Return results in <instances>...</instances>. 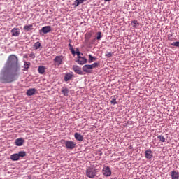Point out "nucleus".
<instances>
[{
  "instance_id": "nucleus-12",
  "label": "nucleus",
  "mask_w": 179,
  "mask_h": 179,
  "mask_svg": "<svg viewBox=\"0 0 179 179\" xmlns=\"http://www.w3.org/2000/svg\"><path fill=\"white\" fill-rule=\"evenodd\" d=\"M145 159H152L153 157V152L150 150H147L145 151Z\"/></svg>"
},
{
  "instance_id": "nucleus-34",
  "label": "nucleus",
  "mask_w": 179,
  "mask_h": 179,
  "mask_svg": "<svg viewBox=\"0 0 179 179\" xmlns=\"http://www.w3.org/2000/svg\"><path fill=\"white\" fill-rule=\"evenodd\" d=\"M106 57H107V58H111V57H113V53L108 52L106 55Z\"/></svg>"
},
{
  "instance_id": "nucleus-1",
  "label": "nucleus",
  "mask_w": 179,
  "mask_h": 179,
  "mask_svg": "<svg viewBox=\"0 0 179 179\" xmlns=\"http://www.w3.org/2000/svg\"><path fill=\"white\" fill-rule=\"evenodd\" d=\"M4 69L14 72V75H18L17 72L20 70V66H19V59L16 55H10L8 57Z\"/></svg>"
},
{
  "instance_id": "nucleus-19",
  "label": "nucleus",
  "mask_w": 179,
  "mask_h": 179,
  "mask_svg": "<svg viewBox=\"0 0 179 179\" xmlns=\"http://www.w3.org/2000/svg\"><path fill=\"white\" fill-rule=\"evenodd\" d=\"M86 0H76L74 1V6H79L81 3H83V2H85Z\"/></svg>"
},
{
  "instance_id": "nucleus-35",
  "label": "nucleus",
  "mask_w": 179,
  "mask_h": 179,
  "mask_svg": "<svg viewBox=\"0 0 179 179\" xmlns=\"http://www.w3.org/2000/svg\"><path fill=\"white\" fill-rule=\"evenodd\" d=\"M29 57H31V58H36V55H34V53H31Z\"/></svg>"
},
{
  "instance_id": "nucleus-28",
  "label": "nucleus",
  "mask_w": 179,
  "mask_h": 179,
  "mask_svg": "<svg viewBox=\"0 0 179 179\" xmlns=\"http://www.w3.org/2000/svg\"><path fill=\"white\" fill-rule=\"evenodd\" d=\"M157 138L160 141V142H166V138H164V136L159 135Z\"/></svg>"
},
{
  "instance_id": "nucleus-37",
  "label": "nucleus",
  "mask_w": 179,
  "mask_h": 179,
  "mask_svg": "<svg viewBox=\"0 0 179 179\" xmlns=\"http://www.w3.org/2000/svg\"><path fill=\"white\" fill-rule=\"evenodd\" d=\"M24 58H27V56H24Z\"/></svg>"
},
{
  "instance_id": "nucleus-29",
  "label": "nucleus",
  "mask_w": 179,
  "mask_h": 179,
  "mask_svg": "<svg viewBox=\"0 0 179 179\" xmlns=\"http://www.w3.org/2000/svg\"><path fill=\"white\" fill-rule=\"evenodd\" d=\"M62 92L64 96H68V93H69V90L67 88L62 90Z\"/></svg>"
},
{
  "instance_id": "nucleus-10",
  "label": "nucleus",
  "mask_w": 179,
  "mask_h": 179,
  "mask_svg": "<svg viewBox=\"0 0 179 179\" xmlns=\"http://www.w3.org/2000/svg\"><path fill=\"white\" fill-rule=\"evenodd\" d=\"M13 37H19L20 35V31H19V28H13L11 30Z\"/></svg>"
},
{
  "instance_id": "nucleus-32",
  "label": "nucleus",
  "mask_w": 179,
  "mask_h": 179,
  "mask_svg": "<svg viewBox=\"0 0 179 179\" xmlns=\"http://www.w3.org/2000/svg\"><path fill=\"white\" fill-rule=\"evenodd\" d=\"M171 45H173L174 47H179V42L178 41L173 42L171 43Z\"/></svg>"
},
{
  "instance_id": "nucleus-2",
  "label": "nucleus",
  "mask_w": 179,
  "mask_h": 179,
  "mask_svg": "<svg viewBox=\"0 0 179 179\" xmlns=\"http://www.w3.org/2000/svg\"><path fill=\"white\" fill-rule=\"evenodd\" d=\"M5 71L3 72V76L0 77V82L1 83H11V82H14L15 80V76L17 75H15V72L12 71L13 75H6Z\"/></svg>"
},
{
  "instance_id": "nucleus-25",
  "label": "nucleus",
  "mask_w": 179,
  "mask_h": 179,
  "mask_svg": "<svg viewBox=\"0 0 179 179\" xmlns=\"http://www.w3.org/2000/svg\"><path fill=\"white\" fill-rule=\"evenodd\" d=\"M90 66H91V69H93L94 68H99V65H100V64L97 63V62H95L92 64H90Z\"/></svg>"
},
{
  "instance_id": "nucleus-15",
  "label": "nucleus",
  "mask_w": 179,
  "mask_h": 179,
  "mask_svg": "<svg viewBox=\"0 0 179 179\" xmlns=\"http://www.w3.org/2000/svg\"><path fill=\"white\" fill-rule=\"evenodd\" d=\"M78 62L80 65H84V64H86V62H87V59L83 57H79Z\"/></svg>"
},
{
  "instance_id": "nucleus-14",
  "label": "nucleus",
  "mask_w": 179,
  "mask_h": 179,
  "mask_svg": "<svg viewBox=\"0 0 179 179\" xmlns=\"http://www.w3.org/2000/svg\"><path fill=\"white\" fill-rule=\"evenodd\" d=\"M172 179H178L179 178V173L178 171H172L171 173Z\"/></svg>"
},
{
  "instance_id": "nucleus-16",
  "label": "nucleus",
  "mask_w": 179,
  "mask_h": 179,
  "mask_svg": "<svg viewBox=\"0 0 179 179\" xmlns=\"http://www.w3.org/2000/svg\"><path fill=\"white\" fill-rule=\"evenodd\" d=\"M74 138L75 139H76V141H78L79 142H82V141H83V136H82L79 133H75Z\"/></svg>"
},
{
  "instance_id": "nucleus-26",
  "label": "nucleus",
  "mask_w": 179,
  "mask_h": 179,
  "mask_svg": "<svg viewBox=\"0 0 179 179\" xmlns=\"http://www.w3.org/2000/svg\"><path fill=\"white\" fill-rule=\"evenodd\" d=\"M138 24H139V22H138V20H134L131 22V26H133V27H138Z\"/></svg>"
},
{
  "instance_id": "nucleus-20",
  "label": "nucleus",
  "mask_w": 179,
  "mask_h": 179,
  "mask_svg": "<svg viewBox=\"0 0 179 179\" xmlns=\"http://www.w3.org/2000/svg\"><path fill=\"white\" fill-rule=\"evenodd\" d=\"M24 30L26 31H30V30H33V24L24 26Z\"/></svg>"
},
{
  "instance_id": "nucleus-3",
  "label": "nucleus",
  "mask_w": 179,
  "mask_h": 179,
  "mask_svg": "<svg viewBox=\"0 0 179 179\" xmlns=\"http://www.w3.org/2000/svg\"><path fill=\"white\" fill-rule=\"evenodd\" d=\"M61 143H64L66 149H70L71 150L76 147V143L72 141L61 140Z\"/></svg>"
},
{
  "instance_id": "nucleus-6",
  "label": "nucleus",
  "mask_w": 179,
  "mask_h": 179,
  "mask_svg": "<svg viewBox=\"0 0 179 179\" xmlns=\"http://www.w3.org/2000/svg\"><path fill=\"white\" fill-rule=\"evenodd\" d=\"M64 61V56H56L54 59V62H55L56 65L59 66L62 64V62Z\"/></svg>"
},
{
  "instance_id": "nucleus-31",
  "label": "nucleus",
  "mask_w": 179,
  "mask_h": 179,
  "mask_svg": "<svg viewBox=\"0 0 179 179\" xmlns=\"http://www.w3.org/2000/svg\"><path fill=\"white\" fill-rule=\"evenodd\" d=\"M111 104H117V99L113 98L112 100L110 101Z\"/></svg>"
},
{
  "instance_id": "nucleus-30",
  "label": "nucleus",
  "mask_w": 179,
  "mask_h": 179,
  "mask_svg": "<svg viewBox=\"0 0 179 179\" xmlns=\"http://www.w3.org/2000/svg\"><path fill=\"white\" fill-rule=\"evenodd\" d=\"M96 40H101V33L100 31L97 32Z\"/></svg>"
},
{
  "instance_id": "nucleus-13",
  "label": "nucleus",
  "mask_w": 179,
  "mask_h": 179,
  "mask_svg": "<svg viewBox=\"0 0 179 179\" xmlns=\"http://www.w3.org/2000/svg\"><path fill=\"white\" fill-rule=\"evenodd\" d=\"M73 70L76 73H78V75H82V69L79 67V66H73Z\"/></svg>"
},
{
  "instance_id": "nucleus-36",
  "label": "nucleus",
  "mask_w": 179,
  "mask_h": 179,
  "mask_svg": "<svg viewBox=\"0 0 179 179\" xmlns=\"http://www.w3.org/2000/svg\"><path fill=\"white\" fill-rule=\"evenodd\" d=\"M111 0H104L105 2H110Z\"/></svg>"
},
{
  "instance_id": "nucleus-33",
  "label": "nucleus",
  "mask_w": 179,
  "mask_h": 179,
  "mask_svg": "<svg viewBox=\"0 0 179 179\" xmlns=\"http://www.w3.org/2000/svg\"><path fill=\"white\" fill-rule=\"evenodd\" d=\"M76 52L75 54H76L78 58H79V57H80V52L79 51V49L77 48L76 52Z\"/></svg>"
},
{
  "instance_id": "nucleus-17",
  "label": "nucleus",
  "mask_w": 179,
  "mask_h": 179,
  "mask_svg": "<svg viewBox=\"0 0 179 179\" xmlns=\"http://www.w3.org/2000/svg\"><path fill=\"white\" fill-rule=\"evenodd\" d=\"M16 146H22L24 143V140L23 138H17L15 142Z\"/></svg>"
},
{
  "instance_id": "nucleus-23",
  "label": "nucleus",
  "mask_w": 179,
  "mask_h": 179,
  "mask_svg": "<svg viewBox=\"0 0 179 179\" xmlns=\"http://www.w3.org/2000/svg\"><path fill=\"white\" fill-rule=\"evenodd\" d=\"M41 47V43H40L38 41L35 43L34 45V48L35 50H38Z\"/></svg>"
},
{
  "instance_id": "nucleus-7",
  "label": "nucleus",
  "mask_w": 179,
  "mask_h": 179,
  "mask_svg": "<svg viewBox=\"0 0 179 179\" xmlns=\"http://www.w3.org/2000/svg\"><path fill=\"white\" fill-rule=\"evenodd\" d=\"M51 30V26H45L42 27V29L39 30V33L40 34H41L42 33H43V34H47V33H50Z\"/></svg>"
},
{
  "instance_id": "nucleus-11",
  "label": "nucleus",
  "mask_w": 179,
  "mask_h": 179,
  "mask_svg": "<svg viewBox=\"0 0 179 179\" xmlns=\"http://www.w3.org/2000/svg\"><path fill=\"white\" fill-rule=\"evenodd\" d=\"M72 78H73V73H67L64 76V82H69V80H72Z\"/></svg>"
},
{
  "instance_id": "nucleus-38",
  "label": "nucleus",
  "mask_w": 179,
  "mask_h": 179,
  "mask_svg": "<svg viewBox=\"0 0 179 179\" xmlns=\"http://www.w3.org/2000/svg\"><path fill=\"white\" fill-rule=\"evenodd\" d=\"M159 1H163V0H159Z\"/></svg>"
},
{
  "instance_id": "nucleus-22",
  "label": "nucleus",
  "mask_w": 179,
  "mask_h": 179,
  "mask_svg": "<svg viewBox=\"0 0 179 179\" xmlns=\"http://www.w3.org/2000/svg\"><path fill=\"white\" fill-rule=\"evenodd\" d=\"M24 71H27L29 68H30L31 63L30 62H24Z\"/></svg>"
},
{
  "instance_id": "nucleus-9",
  "label": "nucleus",
  "mask_w": 179,
  "mask_h": 179,
  "mask_svg": "<svg viewBox=\"0 0 179 179\" xmlns=\"http://www.w3.org/2000/svg\"><path fill=\"white\" fill-rule=\"evenodd\" d=\"M83 71L86 73H92V66L90 64H85L83 66Z\"/></svg>"
},
{
  "instance_id": "nucleus-4",
  "label": "nucleus",
  "mask_w": 179,
  "mask_h": 179,
  "mask_svg": "<svg viewBox=\"0 0 179 179\" xmlns=\"http://www.w3.org/2000/svg\"><path fill=\"white\" fill-rule=\"evenodd\" d=\"M26 156V152L24 151H20L17 154H13L10 155V159L13 162H17V160H19L20 157H24Z\"/></svg>"
},
{
  "instance_id": "nucleus-18",
  "label": "nucleus",
  "mask_w": 179,
  "mask_h": 179,
  "mask_svg": "<svg viewBox=\"0 0 179 179\" xmlns=\"http://www.w3.org/2000/svg\"><path fill=\"white\" fill-rule=\"evenodd\" d=\"M34 94H36V88L27 90V96H34Z\"/></svg>"
},
{
  "instance_id": "nucleus-24",
  "label": "nucleus",
  "mask_w": 179,
  "mask_h": 179,
  "mask_svg": "<svg viewBox=\"0 0 179 179\" xmlns=\"http://www.w3.org/2000/svg\"><path fill=\"white\" fill-rule=\"evenodd\" d=\"M69 50L73 55H75V50L73 49V47L72 46V44L69 43Z\"/></svg>"
},
{
  "instance_id": "nucleus-8",
  "label": "nucleus",
  "mask_w": 179,
  "mask_h": 179,
  "mask_svg": "<svg viewBox=\"0 0 179 179\" xmlns=\"http://www.w3.org/2000/svg\"><path fill=\"white\" fill-rule=\"evenodd\" d=\"M103 174L105 177H110V176H111V169H110V166L103 167Z\"/></svg>"
},
{
  "instance_id": "nucleus-21",
  "label": "nucleus",
  "mask_w": 179,
  "mask_h": 179,
  "mask_svg": "<svg viewBox=\"0 0 179 179\" xmlns=\"http://www.w3.org/2000/svg\"><path fill=\"white\" fill-rule=\"evenodd\" d=\"M38 72H39V73H41V75H43V73H44V72H45V67H44L43 66H40L38 69Z\"/></svg>"
},
{
  "instance_id": "nucleus-27",
  "label": "nucleus",
  "mask_w": 179,
  "mask_h": 179,
  "mask_svg": "<svg viewBox=\"0 0 179 179\" xmlns=\"http://www.w3.org/2000/svg\"><path fill=\"white\" fill-rule=\"evenodd\" d=\"M89 63L93 62V61H96V58H94L92 55H89Z\"/></svg>"
},
{
  "instance_id": "nucleus-5",
  "label": "nucleus",
  "mask_w": 179,
  "mask_h": 179,
  "mask_svg": "<svg viewBox=\"0 0 179 179\" xmlns=\"http://www.w3.org/2000/svg\"><path fill=\"white\" fill-rule=\"evenodd\" d=\"M96 170L88 167L86 169V176L87 177H89V178H94V176H96Z\"/></svg>"
}]
</instances>
